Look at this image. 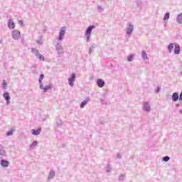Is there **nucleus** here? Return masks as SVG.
<instances>
[{
	"label": "nucleus",
	"mask_w": 182,
	"mask_h": 182,
	"mask_svg": "<svg viewBox=\"0 0 182 182\" xmlns=\"http://www.w3.org/2000/svg\"><path fill=\"white\" fill-rule=\"evenodd\" d=\"M95 28H96V26H90L86 29V31L85 33V38L86 42H90V37L92 36V31H93V29H95Z\"/></svg>",
	"instance_id": "nucleus-1"
},
{
	"label": "nucleus",
	"mask_w": 182,
	"mask_h": 182,
	"mask_svg": "<svg viewBox=\"0 0 182 182\" xmlns=\"http://www.w3.org/2000/svg\"><path fill=\"white\" fill-rule=\"evenodd\" d=\"M66 31H68V27L67 26H63L59 31V34L58 37V41L61 42V41H63L65 38V35H66Z\"/></svg>",
	"instance_id": "nucleus-2"
},
{
	"label": "nucleus",
	"mask_w": 182,
	"mask_h": 182,
	"mask_svg": "<svg viewBox=\"0 0 182 182\" xmlns=\"http://www.w3.org/2000/svg\"><path fill=\"white\" fill-rule=\"evenodd\" d=\"M55 50L58 56H62V55L65 53V50H63V46L59 42H57L55 43Z\"/></svg>",
	"instance_id": "nucleus-3"
},
{
	"label": "nucleus",
	"mask_w": 182,
	"mask_h": 182,
	"mask_svg": "<svg viewBox=\"0 0 182 182\" xmlns=\"http://www.w3.org/2000/svg\"><path fill=\"white\" fill-rule=\"evenodd\" d=\"M76 81V74L75 73H73L70 76L68 77V85L71 87H73L75 86V82Z\"/></svg>",
	"instance_id": "nucleus-4"
},
{
	"label": "nucleus",
	"mask_w": 182,
	"mask_h": 182,
	"mask_svg": "<svg viewBox=\"0 0 182 182\" xmlns=\"http://www.w3.org/2000/svg\"><path fill=\"white\" fill-rule=\"evenodd\" d=\"M133 31H134V26H133L132 23H129L125 29L127 35L131 36L132 33H133Z\"/></svg>",
	"instance_id": "nucleus-5"
},
{
	"label": "nucleus",
	"mask_w": 182,
	"mask_h": 182,
	"mask_svg": "<svg viewBox=\"0 0 182 182\" xmlns=\"http://www.w3.org/2000/svg\"><path fill=\"white\" fill-rule=\"evenodd\" d=\"M11 36L14 41H19L21 39V31L19 30H14L11 32Z\"/></svg>",
	"instance_id": "nucleus-6"
},
{
	"label": "nucleus",
	"mask_w": 182,
	"mask_h": 182,
	"mask_svg": "<svg viewBox=\"0 0 182 182\" xmlns=\"http://www.w3.org/2000/svg\"><path fill=\"white\" fill-rule=\"evenodd\" d=\"M143 106V110L144 112H147V113H150L151 112V107L150 105V103L145 102L142 104Z\"/></svg>",
	"instance_id": "nucleus-7"
},
{
	"label": "nucleus",
	"mask_w": 182,
	"mask_h": 182,
	"mask_svg": "<svg viewBox=\"0 0 182 182\" xmlns=\"http://www.w3.org/2000/svg\"><path fill=\"white\" fill-rule=\"evenodd\" d=\"M52 87L53 85L52 84H49L47 85L43 86V84H42V87L41 85H40V89L44 92V93H46V92H48V90H52Z\"/></svg>",
	"instance_id": "nucleus-8"
},
{
	"label": "nucleus",
	"mask_w": 182,
	"mask_h": 182,
	"mask_svg": "<svg viewBox=\"0 0 182 182\" xmlns=\"http://www.w3.org/2000/svg\"><path fill=\"white\" fill-rule=\"evenodd\" d=\"M55 176H56V171H55V170L51 169L48 173V181H50L51 180H53V178H55Z\"/></svg>",
	"instance_id": "nucleus-9"
},
{
	"label": "nucleus",
	"mask_w": 182,
	"mask_h": 182,
	"mask_svg": "<svg viewBox=\"0 0 182 182\" xmlns=\"http://www.w3.org/2000/svg\"><path fill=\"white\" fill-rule=\"evenodd\" d=\"M3 97L6 102V105H10L11 103V95H9V92H4L3 94Z\"/></svg>",
	"instance_id": "nucleus-10"
},
{
	"label": "nucleus",
	"mask_w": 182,
	"mask_h": 182,
	"mask_svg": "<svg viewBox=\"0 0 182 182\" xmlns=\"http://www.w3.org/2000/svg\"><path fill=\"white\" fill-rule=\"evenodd\" d=\"M181 50V48H180V45H178V43H175V47H174L175 55H180Z\"/></svg>",
	"instance_id": "nucleus-11"
},
{
	"label": "nucleus",
	"mask_w": 182,
	"mask_h": 182,
	"mask_svg": "<svg viewBox=\"0 0 182 182\" xmlns=\"http://www.w3.org/2000/svg\"><path fill=\"white\" fill-rule=\"evenodd\" d=\"M41 132H42V128L41 127L38 128V129H31L33 136H39V134H41Z\"/></svg>",
	"instance_id": "nucleus-12"
},
{
	"label": "nucleus",
	"mask_w": 182,
	"mask_h": 182,
	"mask_svg": "<svg viewBox=\"0 0 182 182\" xmlns=\"http://www.w3.org/2000/svg\"><path fill=\"white\" fill-rule=\"evenodd\" d=\"M0 165L1 166V167H4V168L9 167V161L5 159H1L0 161Z\"/></svg>",
	"instance_id": "nucleus-13"
},
{
	"label": "nucleus",
	"mask_w": 182,
	"mask_h": 182,
	"mask_svg": "<svg viewBox=\"0 0 182 182\" xmlns=\"http://www.w3.org/2000/svg\"><path fill=\"white\" fill-rule=\"evenodd\" d=\"M8 26L9 28H10L11 30L15 29V22H14V20H12L11 18L9 20Z\"/></svg>",
	"instance_id": "nucleus-14"
},
{
	"label": "nucleus",
	"mask_w": 182,
	"mask_h": 182,
	"mask_svg": "<svg viewBox=\"0 0 182 182\" xmlns=\"http://www.w3.org/2000/svg\"><path fill=\"white\" fill-rule=\"evenodd\" d=\"M89 102H90V98L87 97L83 102H81L80 107L81 109H84L85 106H86V105H87V103H89Z\"/></svg>",
	"instance_id": "nucleus-15"
},
{
	"label": "nucleus",
	"mask_w": 182,
	"mask_h": 182,
	"mask_svg": "<svg viewBox=\"0 0 182 182\" xmlns=\"http://www.w3.org/2000/svg\"><path fill=\"white\" fill-rule=\"evenodd\" d=\"M0 156L3 157L6 156V151L5 150V147H4L2 145H0Z\"/></svg>",
	"instance_id": "nucleus-16"
},
{
	"label": "nucleus",
	"mask_w": 182,
	"mask_h": 182,
	"mask_svg": "<svg viewBox=\"0 0 182 182\" xmlns=\"http://www.w3.org/2000/svg\"><path fill=\"white\" fill-rule=\"evenodd\" d=\"M175 47H176V43H171L168 46V50L169 53H171V52H173V50L174 49Z\"/></svg>",
	"instance_id": "nucleus-17"
},
{
	"label": "nucleus",
	"mask_w": 182,
	"mask_h": 182,
	"mask_svg": "<svg viewBox=\"0 0 182 182\" xmlns=\"http://www.w3.org/2000/svg\"><path fill=\"white\" fill-rule=\"evenodd\" d=\"M96 83L98 87H103V86H105V81L102 79L97 80Z\"/></svg>",
	"instance_id": "nucleus-18"
},
{
	"label": "nucleus",
	"mask_w": 182,
	"mask_h": 182,
	"mask_svg": "<svg viewBox=\"0 0 182 182\" xmlns=\"http://www.w3.org/2000/svg\"><path fill=\"white\" fill-rule=\"evenodd\" d=\"M179 98H180V97H179V95L177 92H173L172 94V100H173V102H177V100H179Z\"/></svg>",
	"instance_id": "nucleus-19"
},
{
	"label": "nucleus",
	"mask_w": 182,
	"mask_h": 182,
	"mask_svg": "<svg viewBox=\"0 0 182 182\" xmlns=\"http://www.w3.org/2000/svg\"><path fill=\"white\" fill-rule=\"evenodd\" d=\"M176 22L180 25H182V13L179 14L176 16Z\"/></svg>",
	"instance_id": "nucleus-20"
},
{
	"label": "nucleus",
	"mask_w": 182,
	"mask_h": 182,
	"mask_svg": "<svg viewBox=\"0 0 182 182\" xmlns=\"http://www.w3.org/2000/svg\"><path fill=\"white\" fill-rule=\"evenodd\" d=\"M39 142L38 141H33V143L29 146V149L30 150H33L36 146H38Z\"/></svg>",
	"instance_id": "nucleus-21"
},
{
	"label": "nucleus",
	"mask_w": 182,
	"mask_h": 182,
	"mask_svg": "<svg viewBox=\"0 0 182 182\" xmlns=\"http://www.w3.org/2000/svg\"><path fill=\"white\" fill-rule=\"evenodd\" d=\"M170 19V13L167 12L164 16V23H167V21Z\"/></svg>",
	"instance_id": "nucleus-22"
},
{
	"label": "nucleus",
	"mask_w": 182,
	"mask_h": 182,
	"mask_svg": "<svg viewBox=\"0 0 182 182\" xmlns=\"http://www.w3.org/2000/svg\"><path fill=\"white\" fill-rule=\"evenodd\" d=\"M141 56L144 60H147V59H149V57L147 56V53H146L144 50L141 52Z\"/></svg>",
	"instance_id": "nucleus-23"
},
{
	"label": "nucleus",
	"mask_w": 182,
	"mask_h": 182,
	"mask_svg": "<svg viewBox=\"0 0 182 182\" xmlns=\"http://www.w3.org/2000/svg\"><path fill=\"white\" fill-rule=\"evenodd\" d=\"M44 77H45V75L43 74H41L38 79L39 85L40 86L41 85V87H42V85H43V82H42V80H43Z\"/></svg>",
	"instance_id": "nucleus-24"
},
{
	"label": "nucleus",
	"mask_w": 182,
	"mask_h": 182,
	"mask_svg": "<svg viewBox=\"0 0 182 182\" xmlns=\"http://www.w3.org/2000/svg\"><path fill=\"white\" fill-rule=\"evenodd\" d=\"M134 59V55L133 54H131L127 57L128 62H133Z\"/></svg>",
	"instance_id": "nucleus-25"
},
{
	"label": "nucleus",
	"mask_w": 182,
	"mask_h": 182,
	"mask_svg": "<svg viewBox=\"0 0 182 182\" xmlns=\"http://www.w3.org/2000/svg\"><path fill=\"white\" fill-rule=\"evenodd\" d=\"M105 171H106V173H111L112 172V166L111 165H107L105 167Z\"/></svg>",
	"instance_id": "nucleus-26"
},
{
	"label": "nucleus",
	"mask_w": 182,
	"mask_h": 182,
	"mask_svg": "<svg viewBox=\"0 0 182 182\" xmlns=\"http://www.w3.org/2000/svg\"><path fill=\"white\" fill-rule=\"evenodd\" d=\"M122 158H123V155L122 154V153L118 152L116 154V159H118L119 160H122Z\"/></svg>",
	"instance_id": "nucleus-27"
},
{
	"label": "nucleus",
	"mask_w": 182,
	"mask_h": 182,
	"mask_svg": "<svg viewBox=\"0 0 182 182\" xmlns=\"http://www.w3.org/2000/svg\"><path fill=\"white\" fill-rule=\"evenodd\" d=\"M36 58H38L39 60H41V61L45 60V57H43V55H42V54L41 53H39Z\"/></svg>",
	"instance_id": "nucleus-28"
},
{
	"label": "nucleus",
	"mask_w": 182,
	"mask_h": 182,
	"mask_svg": "<svg viewBox=\"0 0 182 182\" xmlns=\"http://www.w3.org/2000/svg\"><path fill=\"white\" fill-rule=\"evenodd\" d=\"M32 53L35 55L36 57H37L39 54V51H38V50L36 48H32Z\"/></svg>",
	"instance_id": "nucleus-29"
},
{
	"label": "nucleus",
	"mask_w": 182,
	"mask_h": 182,
	"mask_svg": "<svg viewBox=\"0 0 182 182\" xmlns=\"http://www.w3.org/2000/svg\"><path fill=\"white\" fill-rule=\"evenodd\" d=\"M14 132H15V129H11L6 132V136H12V134H14Z\"/></svg>",
	"instance_id": "nucleus-30"
},
{
	"label": "nucleus",
	"mask_w": 182,
	"mask_h": 182,
	"mask_svg": "<svg viewBox=\"0 0 182 182\" xmlns=\"http://www.w3.org/2000/svg\"><path fill=\"white\" fill-rule=\"evenodd\" d=\"M141 5H143V3L141 2V1H140V0L136 1L137 6H141Z\"/></svg>",
	"instance_id": "nucleus-31"
},
{
	"label": "nucleus",
	"mask_w": 182,
	"mask_h": 182,
	"mask_svg": "<svg viewBox=\"0 0 182 182\" xmlns=\"http://www.w3.org/2000/svg\"><path fill=\"white\" fill-rule=\"evenodd\" d=\"M170 160V158L168 156H164L163 157V161L167 162Z\"/></svg>",
	"instance_id": "nucleus-32"
},
{
	"label": "nucleus",
	"mask_w": 182,
	"mask_h": 182,
	"mask_svg": "<svg viewBox=\"0 0 182 182\" xmlns=\"http://www.w3.org/2000/svg\"><path fill=\"white\" fill-rule=\"evenodd\" d=\"M3 89H6V86H7V84H6V82H5V80L3 81Z\"/></svg>",
	"instance_id": "nucleus-33"
},
{
	"label": "nucleus",
	"mask_w": 182,
	"mask_h": 182,
	"mask_svg": "<svg viewBox=\"0 0 182 182\" xmlns=\"http://www.w3.org/2000/svg\"><path fill=\"white\" fill-rule=\"evenodd\" d=\"M93 48H94L93 46H91V47L89 48L88 53H89L90 55L92 53V52H93Z\"/></svg>",
	"instance_id": "nucleus-34"
},
{
	"label": "nucleus",
	"mask_w": 182,
	"mask_h": 182,
	"mask_svg": "<svg viewBox=\"0 0 182 182\" xmlns=\"http://www.w3.org/2000/svg\"><path fill=\"white\" fill-rule=\"evenodd\" d=\"M97 9L98 11H103V7H102V6H98Z\"/></svg>",
	"instance_id": "nucleus-35"
},
{
	"label": "nucleus",
	"mask_w": 182,
	"mask_h": 182,
	"mask_svg": "<svg viewBox=\"0 0 182 182\" xmlns=\"http://www.w3.org/2000/svg\"><path fill=\"white\" fill-rule=\"evenodd\" d=\"M179 100L180 102H182V92L179 95Z\"/></svg>",
	"instance_id": "nucleus-36"
},
{
	"label": "nucleus",
	"mask_w": 182,
	"mask_h": 182,
	"mask_svg": "<svg viewBox=\"0 0 182 182\" xmlns=\"http://www.w3.org/2000/svg\"><path fill=\"white\" fill-rule=\"evenodd\" d=\"M18 23H19V25L23 26V21L22 20H20V21H18Z\"/></svg>",
	"instance_id": "nucleus-37"
},
{
	"label": "nucleus",
	"mask_w": 182,
	"mask_h": 182,
	"mask_svg": "<svg viewBox=\"0 0 182 182\" xmlns=\"http://www.w3.org/2000/svg\"><path fill=\"white\" fill-rule=\"evenodd\" d=\"M160 90H161L160 87H158L157 90H156V93H159V92H160Z\"/></svg>",
	"instance_id": "nucleus-38"
},
{
	"label": "nucleus",
	"mask_w": 182,
	"mask_h": 182,
	"mask_svg": "<svg viewBox=\"0 0 182 182\" xmlns=\"http://www.w3.org/2000/svg\"><path fill=\"white\" fill-rule=\"evenodd\" d=\"M180 114H182V109L179 110Z\"/></svg>",
	"instance_id": "nucleus-39"
},
{
	"label": "nucleus",
	"mask_w": 182,
	"mask_h": 182,
	"mask_svg": "<svg viewBox=\"0 0 182 182\" xmlns=\"http://www.w3.org/2000/svg\"><path fill=\"white\" fill-rule=\"evenodd\" d=\"M181 75L182 76V72L181 73Z\"/></svg>",
	"instance_id": "nucleus-40"
}]
</instances>
